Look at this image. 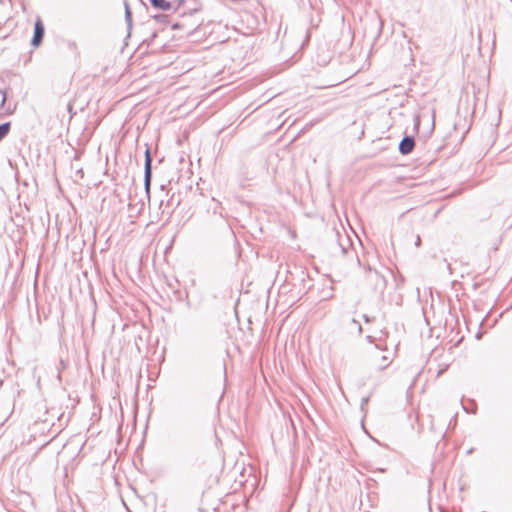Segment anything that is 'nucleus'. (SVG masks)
Segmentation results:
<instances>
[{
	"label": "nucleus",
	"mask_w": 512,
	"mask_h": 512,
	"mask_svg": "<svg viewBox=\"0 0 512 512\" xmlns=\"http://www.w3.org/2000/svg\"><path fill=\"white\" fill-rule=\"evenodd\" d=\"M416 245H417V246H419V245H420V237H419V236L417 237Z\"/></svg>",
	"instance_id": "nucleus-14"
},
{
	"label": "nucleus",
	"mask_w": 512,
	"mask_h": 512,
	"mask_svg": "<svg viewBox=\"0 0 512 512\" xmlns=\"http://www.w3.org/2000/svg\"><path fill=\"white\" fill-rule=\"evenodd\" d=\"M7 101V86L3 79L0 78V110L4 109L5 113L11 115L15 111V107L5 105Z\"/></svg>",
	"instance_id": "nucleus-3"
},
{
	"label": "nucleus",
	"mask_w": 512,
	"mask_h": 512,
	"mask_svg": "<svg viewBox=\"0 0 512 512\" xmlns=\"http://www.w3.org/2000/svg\"><path fill=\"white\" fill-rule=\"evenodd\" d=\"M369 401V398L368 397H365V398H362L361 400V408L363 409L364 406L368 403Z\"/></svg>",
	"instance_id": "nucleus-11"
},
{
	"label": "nucleus",
	"mask_w": 512,
	"mask_h": 512,
	"mask_svg": "<svg viewBox=\"0 0 512 512\" xmlns=\"http://www.w3.org/2000/svg\"><path fill=\"white\" fill-rule=\"evenodd\" d=\"M60 364H61V367H64V361L63 360L60 361Z\"/></svg>",
	"instance_id": "nucleus-17"
},
{
	"label": "nucleus",
	"mask_w": 512,
	"mask_h": 512,
	"mask_svg": "<svg viewBox=\"0 0 512 512\" xmlns=\"http://www.w3.org/2000/svg\"><path fill=\"white\" fill-rule=\"evenodd\" d=\"M421 117H422L421 115H417V116L414 117V128L416 130L419 129V126L421 124Z\"/></svg>",
	"instance_id": "nucleus-9"
},
{
	"label": "nucleus",
	"mask_w": 512,
	"mask_h": 512,
	"mask_svg": "<svg viewBox=\"0 0 512 512\" xmlns=\"http://www.w3.org/2000/svg\"><path fill=\"white\" fill-rule=\"evenodd\" d=\"M10 128V122L0 124V142L8 135V133L10 132Z\"/></svg>",
	"instance_id": "nucleus-6"
},
{
	"label": "nucleus",
	"mask_w": 512,
	"mask_h": 512,
	"mask_svg": "<svg viewBox=\"0 0 512 512\" xmlns=\"http://www.w3.org/2000/svg\"><path fill=\"white\" fill-rule=\"evenodd\" d=\"M165 16H162V15H158V16H155V19H161V18H164Z\"/></svg>",
	"instance_id": "nucleus-15"
},
{
	"label": "nucleus",
	"mask_w": 512,
	"mask_h": 512,
	"mask_svg": "<svg viewBox=\"0 0 512 512\" xmlns=\"http://www.w3.org/2000/svg\"><path fill=\"white\" fill-rule=\"evenodd\" d=\"M44 34H45L44 24L40 19H37L34 24V34H33L32 40H31V45L33 47H38L43 41Z\"/></svg>",
	"instance_id": "nucleus-2"
},
{
	"label": "nucleus",
	"mask_w": 512,
	"mask_h": 512,
	"mask_svg": "<svg viewBox=\"0 0 512 512\" xmlns=\"http://www.w3.org/2000/svg\"><path fill=\"white\" fill-rule=\"evenodd\" d=\"M358 330H359V332H361V331H362V327H361V325H358Z\"/></svg>",
	"instance_id": "nucleus-16"
},
{
	"label": "nucleus",
	"mask_w": 512,
	"mask_h": 512,
	"mask_svg": "<svg viewBox=\"0 0 512 512\" xmlns=\"http://www.w3.org/2000/svg\"><path fill=\"white\" fill-rule=\"evenodd\" d=\"M415 146V140L412 136H405L399 143V152L402 155H407L412 152Z\"/></svg>",
	"instance_id": "nucleus-4"
},
{
	"label": "nucleus",
	"mask_w": 512,
	"mask_h": 512,
	"mask_svg": "<svg viewBox=\"0 0 512 512\" xmlns=\"http://www.w3.org/2000/svg\"><path fill=\"white\" fill-rule=\"evenodd\" d=\"M152 178V158L149 152V149L145 152V165H144V188L147 194V197L150 198V184Z\"/></svg>",
	"instance_id": "nucleus-1"
},
{
	"label": "nucleus",
	"mask_w": 512,
	"mask_h": 512,
	"mask_svg": "<svg viewBox=\"0 0 512 512\" xmlns=\"http://www.w3.org/2000/svg\"><path fill=\"white\" fill-rule=\"evenodd\" d=\"M125 20L128 26V29L130 30L132 27V13L129 7V4L125 2Z\"/></svg>",
	"instance_id": "nucleus-7"
},
{
	"label": "nucleus",
	"mask_w": 512,
	"mask_h": 512,
	"mask_svg": "<svg viewBox=\"0 0 512 512\" xmlns=\"http://www.w3.org/2000/svg\"><path fill=\"white\" fill-rule=\"evenodd\" d=\"M363 319L366 323H370L372 321V319L366 314L363 315Z\"/></svg>",
	"instance_id": "nucleus-12"
},
{
	"label": "nucleus",
	"mask_w": 512,
	"mask_h": 512,
	"mask_svg": "<svg viewBox=\"0 0 512 512\" xmlns=\"http://www.w3.org/2000/svg\"><path fill=\"white\" fill-rule=\"evenodd\" d=\"M151 5L160 10H169L171 9V3L167 0H149Z\"/></svg>",
	"instance_id": "nucleus-5"
},
{
	"label": "nucleus",
	"mask_w": 512,
	"mask_h": 512,
	"mask_svg": "<svg viewBox=\"0 0 512 512\" xmlns=\"http://www.w3.org/2000/svg\"><path fill=\"white\" fill-rule=\"evenodd\" d=\"M429 118L431 119V126H430V133L434 130L435 127V111H432L429 115Z\"/></svg>",
	"instance_id": "nucleus-8"
},
{
	"label": "nucleus",
	"mask_w": 512,
	"mask_h": 512,
	"mask_svg": "<svg viewBox=\"0 0 512 512\" xmlns=\"http://www.w3.org/2000/svg\"><path fill=\"white\" fill-rule=\"evenodd\" d=\"M156 36H157V33L153 32L152 35H151V41H153Z\"/></svg>",
	"instance_id": "nucleus-13"
},
{
	"label": "nucleus",
	"mask_w": 512,
	"mask_h": 512,
	"mask_svg": "<svg viewBox=\"0 0 512 512\" xmlns=\"http://www.w3.org/2000/svg\"><path fill=\"white\" fill-rule=\"evenodd\" d=\"M382 362H383V363H382V364H380V368H381V369H384V368H385V367H387V366H388V364H389V363L387 362V357H386V356H382Z\"/></svg>",
	"instance_id": "nucleus-10"
}]
</instances>
